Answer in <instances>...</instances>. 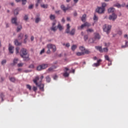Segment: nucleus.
I'll return each mask as SVG.
<instances>
[{"label":"nucleus","mask_w":128,"mask_h":128,"mask_svg":"<svg viewBox=\"0 0 128 128\" xmlns=\"http://www.w3.org/2000/svg\"><path fill=\"white\" fill-rule=\"evenodd\" d=\"M20 56L24 60H30V54L26 48H22L20 51Z\"/></svg>","instance_id":"1"},{"label":"nucleus","mask_w":128,"mask_h":128,"mask_svg":"<svg viewBox=\"0 0 128 128\" xmlns=\"http://www.w3.org/2000/svg\"><path fill=\"white\" fill-rule=\"evenodd\" d=\"M38 80H40V78H38V76H36L33 80V82L34 84H36V86H39L40 90H42V92H44V84H42V82H38Z\"/></svg>","instance_id":"2"},{"label":"nucleus","mask_w":128,"mask_h":128,"mask_svg":"<svg viewBox=\"0 0 128 128\" xmlns=\"http://www.w3.org/2000/svg\"><path fill=\"white\" fill-rule=\"evenodd\" d=\"M110 28H112V26L110 25H108L106 24L103 26V30L105 32H106L107 34H110Z\"/></svg>","instance_id":"3"},{"label":"nucleus","mask_w":128,"mask_h":128,"mask_svg":"<svg viewBox=\"0 0 128 128\" xmlns=\"http://www.w3.org/2000/svg\"><path fill=\"white\" fill-rule=\"evenodd\" d=\"M47 48L48 49L52 50V52H54L56 50V45L52 44H47Z\"/></svg>","instance_id":"4"},{"label":"nucleus","mask_w":128,"mask_h":128,"mask_svg":"<svg viewBox=\"0 0 128 128\" xmlns=\"http://www.w3.org/2000/svg\"><path fill=\"white\" fill-rule=\"evenodd\" d=\"M116 18H118V15L114 13H112L111 15H110L108 17L110 20H112V22H114Z\"/></svg>","instance_id":"5"},{"label":"nucleus","mask_w":128,"mask_h":128,"mask_svg":"<svg viewBox=\"0 0 128 128\" xmlns=\"http://www.w3.org/2000/svg\"><path fill=\"white\" fill-rule=\"evenodd\" d=\"M48 66V64H42L40 65L37 67V70H44V68H46Z\"/></svg>","instance_id":"6"},{"label":"nucleus","mask_w":128,"mask_h":128,"mask_svg":"<svg viewBox=\"0 0 128 128\" xmlns=\"http://www.w3.org/2000/svg\"><path fill=\"white\" fill-rule=\"evenodd\" d=\"M90 26V23L86 22L84 24H82L80 26H78V30H82V28H86V26Z\"/></svg>","instance_id":"7"},{"label":"nucleus","mask_w":128,"mask_h":128,"mask_svg":"<svg viewBox=\"0 0 128 128\" xmlns=\"http://www.w3.org/2000/svg\"><path fill=\"white\" fill-rule=\"evenodd\" d=\"M104 8L103 7H98L96 9V12H98V14H103L104 12Z\"/></svg>","instance_id":"8"},{"label":"nucleus","mask_w":128,"mask_h":128,"mask_svg":"<svg viewBox=\"0 0 128 128\" xmlns=\"http://www.w3.org/2000/svg\"><path fill=\"white\" fill-rule=\"evenodd\" d=\"M14 46H12V44H9L8 50L10 54H14Z\"/></svg>","instance_id":"9"},{"label":"nucleus","mask_w":128,"mask_h":128,"mask_svg":"<svg viewBox=\"0 0 128 128\" xmlns=\"http://www.w3.org/2000/svg\"><path fill=\"white\" fill-rule=\"evenodd\" d=\"M16 20H18V18L16 17L12 18V22L14 24H16V26H18V22H16Z\"/></svg>","instance_id":"10"},{"label":"nucleus","mask_w":128,"mask_h":128,"mask_svg":"<svg viewBox=\"0 0 128 128\" xmlns=\"http://www.w3.org/2000/svg\"><path fill=\"white\" fill-rule=\"evenodd\" d=\"M95 48H96L97 50H99L100 52H104V50H102V46H96Z\"/></svg>","instance_id":"11"},{"label":"nucleus","mask_w":128,"mask_h":128,"mask_svg":"<svg viewBox=\"0 0 128 128\" xmlns=\"http://www.w3.org/2000/svg\"><path fill=\"white\" fill-rule=\"evenodd\" d=\"M18 12H20V9L18 8H16L14 10V16H18Z\"/></svg>","instance_id":"12"},{"label":"nucleus","mask_w":128,"mask_h":128,"mask_svg":"<svg viewBox=\"0 0 128 128\" xmlns=\"http://www.w3.org/2000/svg\"><path fill=\"white\" fill-rule=\"evenodd\" d=\"M24 34L22 33H20L18 35V40H22V38H24Z\"/></svg>","instance_id":"13"},{"label":"nucleus","mask_w":128,"mask_h":128,"mask_svg":"<svg viewBox=\"0 0 128 128\" xmlns=\"http://www.w3.org/2000/svg\"><path fill=\"white\" fill-rule=\"evenodd\" d=\"M114 10H116V9L112 7L108 9V14H112V12H114Z\"/></svg>","instance_id":"14"},{"label":"nucleus","mask_w":128,"mask_h":128,"mask_svg":"<svg viewBox=\"0 0 128 128\" xmlns=\"http://www.w3.org/2000/svg\"><path fill=\"white\" fill-rule=\"evenodd\" d=\"M70 24H67V27H66V34H70Z\"/></svg>","instance_id":"15"},{"label":"nucleus","mask_w":128,"mask_h":128,"mask_svg":"<svg viewBox=\"0 0 128 128\" xmlns=\"http://www.w3.org/2000/svg\"><path fill=\"white\" fill-rule=\"evenodd\" d=\"M18 58H15L14 59L13 63L12 64V65L16 66V64H18Z\"/></svg>","instance_id":"16"},{"label":"nucleus","mask_w":128,"mask_h":128,"mask_svg":"<svg viewBox=\"0 0 128 128\" xmlns=\"http://www.w3.org/2000/svg\"><path fill=\"white\" fill-rule=\"evenodd\" d=\"M60 8H61L62 10H64V12H66V10H68V8H66V6H64V4L61 5Z\"/></svg>","instance_id":"17"},{"label":"nucleus","mask_w":128,"mask_h":128,"mask_svg":"<svg viewBox=\"0 0 128 128\" xmlns=\"http://www.w3.org/2000/svg\"><path fill=\"white\" fill-rule=\"evenodd\" d=\"M76 34V28H73L72 29L71 31L70 32V34L71 36H74V34Z\"/></svg>","instance_id":"18"},{"label":"nucleus","mask_w":128,"mask_h":128,"mask_svg":"<svg viewBox=\"0 0 128 128\" xmlns=\"http://www.w3.org/2000/svg\"><path fill=\"white\" fill-rule=\"evenodd\" d=\"M50 30L54 32H56L58 30V27L56 26H52Z\"/></svg>","instance_id":"19"},{"label":"nucleus","mask_w":128,"mask_h":128,"mask_svg":"<svg viewBox=\"0 0 128 128\" xmlns=\"http://www.w3.org/2000/svg\"><path fill=\"white\" fill-rule=\"evenodd\" d=\"M14 44L15 46H20L22 44V43L19 42L18 40H16L14 41Z\"/></svg>","instance_id":"20"},{"label":"nucleus","mask_w":128,"mask_h":128,"mask_svg":"<svg viewBox=\"0 0 128 128\" xmlns=\"http://www.w3.org/2000/svg\"><path fill=\"white\" fill-rule=\"evenodd\" d=\"M57 28L59 29V30L61 31L64 30V28H62V26L60 25V24H58L57 26Z\"/></svg>","instance_id":"21"},{"label":"nucleus","mask_w":128,"mask_h":128,"mask_svg":"<svg viewBox=\"0 0 128 128\" xmlns=\"http://www.w3.org/2000/svg\"><path fill=\"white\" fill-rule=\"evenodd\" d=\"M86 32L88 34H91V32H94V30L92 28H88Z\"/></svg>","instance_id":"22"},{"label":"nucleus","mask_w":128,"mask_h":128,"mask_svg":"<svg viewBox=\"0 0 128 128\" xmlns=\"http://www.w3.org/2000/svg\"><path fill=\"white\" fill-rule=\"evenodd\" d=\"M76 48H78V46L74 44L71 47L72 50L74 52V50H76Z\"/></svg>","instance_id":"23"},{"label":"nucleus","mask_w":128,"mask_h":128,"mask_svg":"<svg viewBox=\"0 0 128 128\" xmlns=\"http://www.w3.org/2000/svg\"><path fill=\"white\" fill-rule=\"evenodd\" d=\"M22 25L18 26L16 30L17 32H20V30H22Z\"/></svg>","instance_id":"24"},{"label":"nucleus","mask_w":128,"mask_h":128,"mask_svg":"<svg viewBox=\"0 0 128 128\" xmlns=\"http://www.w3.org/2000/svg\"><path fill=\"white\" fill-rule=\"evenodd\" d=\"M65 72L63 74L64 76V78H68V76H70V73H68L66 71H64Z\"/></svg>","instance_id":"25"},{"label":"nucleus","mask_w":128,"mask_h":128,"mask_svg":"<svg viewBox=\"0 0 128 128\" xmlns=\"http://www.w3.org/2000/svg\"><path fill=\"white\" fill-rule=\"evenodd\" d=\"M125 45L122 46V48H128V41L126 40H125Z\"/></svg>","instance_id":"26"},{"label":"nucleus","mask_w":128,"mask_h":128,"mask_svg":"<svg viewBox=\"0 0 128 128\" xmlns=\"http://www.w3.org/2000/svg\"><path fill=\"white\" fill-rule=\"evenodd\" d=\"M28 34H26L24 35V44H26V40H28Z\"/></svg>","instance_id":"27"},{"label":"nucleus","mask_w":128,"mask_h":128,"mask_svg":"<svg viewBox=\"0 0 128 128\" xmlns=\"http://www.w3.org/2000/svg\"><path fill=\"white\" fill-rule=\"evenodd\" d=\"M50 20H54L56 18V16L51 14L50 16Z\"/></svg>","instance_id":"28"},{"label":"nucleus","mask_w":128,"mask_h":128,"mask_svg":"<svg viewBox=\"0 0 128 128\" xmlns=\"http://www.w3.org/2000/svg\"><path fill=\"white\" fill-rule=\"evenodd\" d=\"M94 38H96L97 40H100V34H96Z\"/></svg>","instance_id":"29"},{"label":"nucleus","mask_w":128,"mask_h":128,"mask_svg":"<svg viewBox=\"0 0 128 128\" xmlns=\"http://www.w3.org/2000/svg\"><path fill=\"white\" fill-rule=\"evenodd\" d=\"M10 80L12 82H14L16 80V78L14 77H11L10 78Z\"/></svg>","instance_id":"30"},{"label":"nucleus","mask_w":128,"mask_h":128,"mask_svg":"<svg viewBox=\"0 0 128 128\" xmlns=\"http://www.w3.org/2000/svg\"><path fill=\"white\" fill-rule=\"evenodd\" d=\"M80 50H82V52H84V50H86V48L84 47L83 46H80L79 48Z\"/></svg>","instance_id":"31"},{"label":"nucleus","mask_w":128,"mask_h":128,"mask_svg":"<svg viewBox=\"0 0 128 128\" xmlns=\"http://www.w3.org/2000/svg\"><path fill=\"white\" fill-rule=\"evenodd\" d=\"M40 22V17L36 18L35 20V22H36V24H38Z\"/></svg>","instance_id":"32"},{"label":"nucleus","mask_w":128,"mask_h":128,"mask_svg":"<svg viewBox=\"0 0 128 128\" xmlns=\"http://www.w3.org/2000/svg\"><path fill=\"white\" fill-rule=\"evenodd\" d=\"M77 56H83V54H84V52H78L76 53Z\"/></svg>","instance_id":"33"},{"label":"nucleus","mask_w":128,"mask_h":128,"mask_svg":"<svg viewBox=\"0 0 128 128\" xmlns=\"http://www.w3.org/2000/svg\"><path fill=\"white\" fill-rule=\"evenodd\" d=\"M46 80L47 82H50V76H47L46 77Z\"/></svg>","instance_id":"34"},{"label":"nucleus","mask_w":128,"mask_h":128,"mask_svg":"<svg viewBox=\"0 0 128 128\" xmlns=\"http://www.w3.org/2000/svg\"><path fill=\"white\" fill-rule=\"evenodd\" d=\"M84 40L85 42H86V40H88V34H86L84 36Z\"/></svg>","instance_id":"35"},{"label":"nucleus","mask_w":128,"mask_h":128,"mask_svg":"<svg viewBox=\"0 0 128 128\" xmlns=\"http://www.w3.org/2000/svg\"><path fill=\"white\" fill-rule=\"evenodd\" d=\"M41 6L43 8H48V4H41Z\"/></svg>","instance_id":"36"},{"label":"nucleus","mask_w":128,"mask_h":128,"mask_svg":"<svg viewBox=\"0 0 128 128\" xmlns=\"http://www.w3.org/2000/svg\"><path fill=\"white\" fill-rule=\"evenodd\" d=\"M103 52H108V48H104L102 49Z\"/></svg>","instance_id":"37"},{"label":"nucleus","mask_w":128,"mask_h":128,"mask_svg":"<svg viewBox=\"0 0 128 128\" xmlns=\"http://www.w3.org/2000/svg\"><path fill=\"white\" fill-rule=\"evenodd\" d=\"M86 15L84 14L82 16V22H86Z\"/></svg>","instance_id":"38"},{"label":"nucleus","mask_w":128,"mask_h":128,"mask_svg":"<svg viewBox=\"0 0 128 128\" xmlns=\"http://www.w3.org/2000/svg\"><path fill=\"white\" fill-rule=\"evenodd\" d=\"M114 6H116V8H120V6H122V5L118 3H117L115 4H114Z\"/></svg>","instance_id":"39"},{"label":"nucleus","mask_w":128,"mask_h":128,"mask_svg":"<svg viewBox=\"0 0 128 128\" xmlns=\"http://www.w3.org/2000/svg\"><path fill=\"white\" fill-rule=\"evenodd\" d=\"M93 20H95V22H96L98 20V16H96V15L94 14Z\"/></svg>","instance_id":"40"},{"label":"nucleus","mask_w":128,"mask_h":128,"mask_svg":"<svg viewBox=\"0 0 128 128\" xmlns=\"http://www.w3.org/2000/svg\"><path fill=\"white\" fill-rule=\"evenodd\" d=\"M21 2H22V4L24 6L26 4L28 1L26 0H21Z\"/></svg>","instance_id":"41"},{"label":"nucleus","mask_w":128,"mask_h":128,"mask_svg":"<svg viewBox=\"0 0 128 128\" xmlns=\"http://www.w3.org/2000/svg\"><path fill=\"white\" fill-rule=\"evenodd\" d=\"M16 54H20V48L16 47Z\"/></svg>","instance_id":"42"},{"label":"nucleus","mask_w":128,"mask_h":128,"mask_svg":"<svg viewBox=\"0 0 128 128\" xmlns=\"http://www.w3.org/2000/svg\"><path fill=\"white\" fill-rule=\"evenodd\" d=\"M104 58L106 60H108V62H110V57H108V56L106 55L104 56Z\"/></svg>","instance_id":"43"},{"label":"nucleus","mask_w":128,"mask_h":128,"mask_svg":"<svg viewBox=\"0 0 128 128\" xmlns=\"http://www.w3.org/2000/svg\"><path fill=\"white\" fill-rule=\"evenodd\" d=\"M104 46H106V48H108V46H110V42H104Z\"/></svg>","instance_id":"44"},{"label":"nucleus","mask_w":128,"mask_h":128,"mask_svg":"<svg viewBox=\"0 0 128 128\" xmlns=\"http://www.w3.org/2000/svg\"><path fill=\"white\" fill-rule=\"evenodd\" d=\"M84 52V54H90V52L88 50H85Z\"/></svg>","instance_id":"45"},{"label":"nucleus","mask_w":128,"mask_h":128,"mask_svg":"<svg viewBox=\"0 0 128 128\" xmlns=\"http://www.w3.org/2000/svg\"><path fill=\"white\" fill-rule=\"evenodd\" d=\"M24 66V63H19L18 64V68H21Z\"/></svg>","instance_id":"46"},{"label":"nucleus","mask_w":128,"mask_h":128,"mask_svg":"<svg viewBox=\"0 0 128 128\" xmlns=\"http://www.w3.org/2000/svg\"><path fill=\"white\" fill-rule=\"evenodd\" d=\"M92 66H100V64L98 63H94L92 65Z\"/></svg>","instance_id":"47"},{"label":"nucleus","mask_w":128,"mask_h":128,"mask_svg":"<svg viewBox=\"0 0 128 128\" xmlns=\"http://www.w3.org/2000/svg\"><path fill=\"white\" fill-rule=\"evenodd\" d=\"M26 88L29 90H32V86L30 85L27 84Z\"/></svg>","instance_id":"48"},{"label":"nucleus","mask_w":128,"mask_h":128,"mask_svg":"<svg viewBox=\"0 0 128 128\" xmlns=\"http://www.w3.org/2000/svg\"><path fill=\"white\" fill-rule=\"evenodd\" d=\"M56 20H54V22L52 23V26H56Z\"/></svg>","instance_id":"49"},{"label":"nucleus","mask_w":128,"mask_h":128,"mask_svg":"<svg viewBox=\"0 0 128 128\" xmlns=\"http://www.w3.org/2000/svg\"><path fill=\"white\" fill-rule=\"evenodd\" d=\"M24 20H28V15H25L24 16Z\"/></svg>","instance_id":"50"},{"label":"nucleus","mask_w":128,"mask_h":128,"mask_svg":"<svg viewBox=\"0 0 128 128\" xmlns=\"http://www.w3.org/2000/svg\"><path fill=\"white\" fill-rule=\"evenodd\" d=\"M29 68H34V66L32 64L29 66Z\"/></svg>","instance_id":"51"},{"label":"nucleus","mask_w":128,"mask_h":128,"mask_svg":"<svg viewBox=\"0 0 128 128\" xmlns=\"http://www.w3.org/2000/svg\"><path fill=\"white\" fill-rule=\"evenodd\" d=\"M32 90H34V92H36V90H38V88L34 86Z\"/></svg>","instance_id":"52"},{"label":"nucleus","mask_w":128,"mask_h":128,"mask_svg":"<svg viewBox=\"0 0 128 128\" xmlns=\"http://www.w3.org/2000/svg\"><path fill=\"white\" fill-rule=\"evenodd\" d=\"M52 70H54V68H52V67L49 68L48 69V72H52Z\"/></svg>","instance_id":"53"},{"label":"nucleus","mask_w":128,"mask_h":128,"mask_svg":"<svg viewBox=\"0 0 128 128\" xmlns=\"http://www.w3.org/2000/svg\"><path fill=\"white\" fill-rule=\"evenodd\" d=\"M6 63V60H2V64H4Z\"/></svg>","instance_id":"54"},{"label":"nucleus","mask_w":128,"mask_h":128,"mask_svg":"<svg viewBox=\"0 0 128 128\" xmlns=\"http://www.w3.org/2000/svg\"><path fill=\"white\" fill-rule=\"evenodd\" d=\"M106 3H102V8H106Z\"/></svg>","instance_id":"55"},{"label":"nucleus","mask_w":128,"mask_h":128,"mask_svg":"<svg viewBox=\"0 0 128 128\" xmlns=\"http://www.w3.org/2000/svg\"><path fill=\"white\" fill-rule=\"evenodd\" d=\"M102 60L101 59H100L98 60H97V64H100V62H102Z\"/></svg>","instance_id":"56"},{"label":"nucleus","mask_w":128,"mask_h":128,"mask_svg":"<svg viewBox=\"0 0 128 128\" xmlns=\"http://www.w3.org/2000/svg\"><path fill=\"white\" fill-rule=\"evenodd\" d=\"M4 94H0V98H2V100H4Z\"/></svg>","instance_id":"57"},{"label":"nucleus","mask_w":128,"mask_h":128,"mask_svg":"<svg viewBox=\"0 0 128 128\" xmlns=\"http://www.w3.org/2000/svg\"><path fill=\"white\" fill-rule=\"evenodd\" d=\"M66 48H70V43H67L66 44Z\"/></svg>","instance_id":"58"},{"label":"nucleus","mask_w":128,"mask_h":128,"mask_svg":"<svg viewBox=\"0 0 128 128\" xmlns=\"http://www.w3.org/2000/svg\"><path fill=\"white\" fill-rule=\"evenodd\" d=\"M32 8H34V5L31 4L30 6H28V8H30V10H32Z\"/></svg>","instance_id":"59"},{"label":"nucleus","mask_w":128,"mask_h":128,"mask_svg":"<svg viewBox=\"0 0 128 128\" xmlns=\"http://www.w3.org/2000/svg\"><path fill=\"white\" fill-rule=\"evenodd\" d=\"M44 49H42L40 52V54H44Z\"/></svg>","instance_id":"60"},{"label":"nucleus","mask_w":128,"mask_h":128,"mask_svg":"<svg viewBox=\"0 0 128 128\" xmlns=\"http://www.w3.org/2000/svg\"><path fill=\"white\" fill-rule=\"evenodd\" d=\"M40 2H38V1H37L36 3V8H38V4H40Z\"/></svg>","instance_id":"61"},{"label":"nucleus","mask_w":128,"mask_h":128,"mask_svg":"<svg viewBox=\"0 0 128 128\" xmlns=\"http://www.w3.org/2000/svg\"><path fill=\"white\" fill-rule=\"evenodd\" d=\"M30 72H32V70H24V72H26V73Z\"/></svg>","instance_id":"62"},{"label":"nucleus","mask_w":128,"mask_h":128,"mask_svg":"<svg viewBox=\"0 0 128 128\" xmlns=\"http://www.w3.org/2000/svg\"><path fill=\"white\" fill-rule=\"evenodd\" d=\"M42 80H44V76H41L40 80L39 82H42Z\"/></svg>","instance_id":"63"},{"label":"nucleus","mask_w":128,"mask_h":128,"mask_svg":"<svg viewBox=\"0 0 128 128\" xmlns=\"http://www.w3.org/2000/svg\"><path fill=\"white\" fill-rule=\"evenodd\" d=\"M47 54H50V49H48V50H47Z\"/></svg>","instance_id":"64"}]
</instances>
